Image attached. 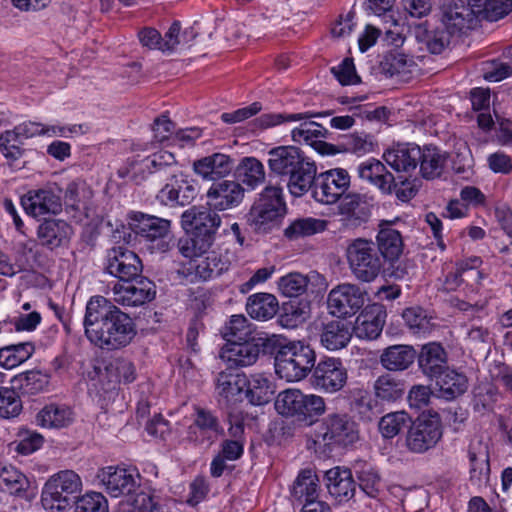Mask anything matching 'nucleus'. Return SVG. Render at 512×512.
Wrapping results in <instances>:
<instances>
[{"label":"nucleus","mask_w":512,"mask_h":512,"mask_svg":"<svg viewBox=\"0 0 512 512\" xmlns=\"http://www.w3.org/2000/svg\"><path fill=\"white\" fill-rule=\"evenodd\" d=\"M338 206L340 222L344 229L352 230L366 223L370 217V210L366 204L365 196L358 193L344 195Z\"/></svg>","instance_id":"nucleus-21"},{"label":"nucleus","mask_w":512,"mask_h":512,"mask_svg":"<svg viewBox=\"0 0 512 512\" xmlns=\"http://www.w3.org/2000/svg\"><path fill=\"white\" fill-rule=\"evenodd\" d=\"M276 348L273 351L275 372L287 382H298L313 372L316 352L302 341L284 343V339L273 334Z\"/></svg>","instance_id":"nucleus-3"},{"label":"nucleus","mask_w":512,"mask_h":512,"mask_svg":"<svg viewBox=\"0 0 512 512\" xmlns=\"http://www.w3.org/2000/svg\"><path fill=\"white\" fill-rule=\"evenodd\" d=\"M327 222L316 218H298L285 230L284 235L290 240L311 236L326 230Z\"/></svg>","instance_id":"nucleus-53"},{"label":"nucleus","mask_w":512,"mask_h":512,"mask_svg":"<svg viewBox=\"0 0 512 512\" xmlns=\"http://www.w3.org/2000/svg\"><path fill=\"white\" fill-rule=\"evenodd\" d=\"M332 115V111L324 112H303V113H266L255 120V125L261 129L276 126L283 122L307 120L314 117H327Z\"/></svg>","instance_id":"nucleus-52"},{"label":"nucleus","mask_w":512,"mask_h":512,"mask_svg":"<svg viewBox=\"0 0 512 512\" xmlns=\"http://www.w3.org/2000/svg\"><path fill=\"white\" fill-rule=\"evenodd\" d=\"M83 325L88 340L106 350L126 347L137 334L133 319L100 295L87 302Z\"/></svg>","instance_id":"nucleus-1"},{"label":"nucleus","mask_w":512,"mask_h":512,"mask_svg":"<svg viewBox=\"0 0 512 512\" xmlns=\"http://www.w3.org/2000/svg\"><path fill=\"white\" fill-rule=\"evenodd\" d=\"M75 512H108V502L99 492L86 493L76 501Z\"/></svg>","instance_id":"nucleus-64"},{"label":"nucleus","mask_w":512,"mask_h":512,"mask_svg":"<svg viewBox=\"0 0 512 512\" xmlns=\"http://www.w3.org/2000/svg\"><path fill=\"white\" fill-rule=\"evenodd\" d=\"M442 437V424L437 413L422 414L410 426L407 448L413 453H424L433 448Z\"/></svg>","instance_id":"nucleus-9"},{"label":"nucleus","mask_w":512,"mask_h":512,"mask_svg":"<svg viewBox=\"0 0 512 512\" xmlns=\"http://www.w3.org/2000/svg\"><path fill=\"white\" fill-rule=\"evenodd\" d=\"M246 383V374L227 369L217 375L216 390L221 401H224L226 406H232L242 401Z\"/></svg>","instance_id":"nucleus-30"},{"label":"nucleus","mask_w":512,"mask_h":512,"mask_svg":"<svg viewBox=\"0 0 512 512\" xmlns=\"http://www.w3.org/2000/svg\"><path fill=\"white\" fill-rule=\"evenodd\" d=\"M99 484L111 497L126 496L133 499L140 487L137 472L118 466L102 468L97 473Z\"/></svg>","instance_id":"nucleus-13"},{"label":"nucleus","mask_w":512,"mask_h":512,"mask_svg":"<svg viewBox=\"0 0 512 512\" xmlns=\"http://www.w3.org/2000/svg\"><path fill=\"white\" fill-rule=\"evenodd\" d=\"M348 372L340 358L328 357L320 360L312 372L311 385L318 391L334 394L344 388Z\"/></svg>","instance_id":"nucleus-12"},{"label":"nucleus","mask_w":512,"mask_h":512,"mask_svg":"<svg viewBox=\"0 0 512 512\" xmlns=\"http://www.w3.org/2000/svg\"><path fill=\"white\" fill-rule=\"evenodd\" d=\"M197 196V190L192 181L182 173L172 174L168 182L160 189L157 199L169 207L187 206Z\"/></svg>","instance_id":"nucleus-19"},{"label":"nucleus","mask_w":512,"mask_h":512,"mask_svg":"<svg viewBox=\"0 0 512 512\" xmlns=\"http://www.w3.org/2000/svg\"><path fill=\"white\" fill-rule=\"evenodd\" d=\"M10 382L20 397L34 396L46 389L49 376L39 370H29L14 376Z\"/></svg>","instance_id":"nucleus-41"},{"label":"nucleus","mask_w":512,"mask_h":512,"mask_svg":"<svg viewBox=\"0 0 512 512\" xmlns=\"http://www.w3.org/2000/svg\"><path fill=\"white\" fill-rule=\"evenodd\" d=\"M374 396L381 403L393 404L403 399L406 382L390 373L377 377L373 384Z\"/></svg>","instance_id":"nucleus-35"},{"label":"nucleus","mask_w":512,"mask_h":512,"mask_svg":"<svg viewBox=\"0 0 512 512\" xmlns=\"http://www.w3.org/2000/svg\"><path fill=\"white\" fill-rule=\"evenodd\" d=\"M441 10L442 22L451 34L464 33L477 25L474 9L464 0H446Z\"/></svg>","instance_id":"nucleus-20"},{"label":"nucleus","mask_w":512,"mask_h":512,"mask_svg":"<svg viewBox=\"0 0 512 512\" xmlns=\"http://www.w3.org/2000/svg\"><path fill=\"white\" fill-rule=\"evenodd\" d=\"M28 484L24 474L14 467L0 468V490L5 493L19 494Z\"/></svg>","instance_id":"nucleus-58"},{"label":"nucleus","mask_w":512,"mask_h":512,"mask_svg":"<svg viewBox=\"0 0 512 512\" xmlns=\"http://www.w3.org/2000/svg\"><path fill=\"white\" fill-rule=\"evenodd\" d=\"M285 212L282 188L267 186L252 205L248 222L256 231H266L267 227L283 217Z\"/></svg>","instance_id":"nucleus-8"},{"label":"nucleus","mask_w":512,"mask_h":512,"mask_svg":"<svg viewBox=\"0 0 512 512\" xmlns=\"http://www.w3.org/2000/svg\"><path fill=\"white\" fill-rule=\"evenodd\" d=\"M303 152L294 146H278L268 152V167L277 176H286L295 168Z\"/></svg>","instance_id":"nucleus-39"},{"label":"nucleus","mask_w":512,"mask_h":512,"mask_svg":"<svg viewBox=\"0 0 512 512\" xmlns=\"http://www.w3.org/2000/svg\"><path fill=\"white\" fill-rule=\"evenodd\" d=\"M416 351L410 345H392L383 350L379 361L381 366L390 372H402L412 366L416 359Z\"/></svg>","instance_id":"nucleus-32"},{"label":"nucleus","mask_w":512,"mask_h":512,"mask_svg":"<svg viewBox=\"0 0 512 512\" xmlns=\"http://www.w3.org/2000/svg\"><path fill=\"white\" fill-rule=\"evenodd\" d=\"M351 177L346 169L333 168L316 176L312 196L322 204L337 203L348 191Z\"/></svg>","instance_id":"nucleus-11"},{"label":"nucleus","mask_w":512,"mask_h":512,"mask_svg":"<svg viewBox=\"0 0 512 512\" xmlns=\"http://www.w3.org/2000/svg\"><path fill=\"white\" fill-rule=\"evenodd\" d=\"M146 169L151 174L163 173L168 179L176 173L177 160L169 151H159L146 158Z\"/></svg>","instance_id":"nucleus-55"},{"label":"nucleus","mask_w":512,"mask_h":512,"mask_svg":"<svg viewBox=\"0 0 512 512\" xmlns=\"http://www.w3.org/2000/svg\"><path fill=\"white\" fill-rule=\"evenodd\" d=\"M317 176L316 163L307 157L304 153L286 175L288 177L287 187L289 192L295 197H301L313 189V184Z\"/></svg>","instance_id":"nucleus-24"},{"label":"nucleus","mask_w":512,"mask_h":512,"mask_svg":"<svg viewBox=\"0 0 512 512\" xmlns=\"http://www.w3.org/2000/svg\"><path fill=\"white\" fill-rule=\"evenodd\" d=\"M405 324L413 333H427L431 330L430 319L420 307L407 308L402 313Z\"/></svg>","instance_id":"nucleus-63"},{"label":"nucleus","mask_w":512,"mask_h":512,"mask_svg":"<svg viewBox=\"0 0 512 512\" xmlns=\"http://www.w3.org/2000/svg\"><path fill=\"white\" fill-rule=\"evenodd\" d=\"M421 160L419 161L420 172L425 179H435L440 177L445 164L447 155L435 146L420 147Z\"/></svg>","instance_id":"nucleus-46"},{"label":"nucleus","mask_w":512,"mask_h":512,"mask_svg":"<svg viewBox=\"0 0 512 512\" xmlns=\"http://www.w3.org/2000/svg\"><path fill=\"white\" fill-rule=\"evenodd\" d=\"M21 205L34 218L57 215L62 211L61 196L51 188L28 191L21 197Z\"/></svg>","instance_id":"nucleus-18"},{"label":"nucleus","mask_w":512,"mask_h":512,"mask_svg":"<svg viewBox=\"0 0 512 512\" xmlns=\"http://www.w3.org/2000/svg\"><path fill=\"white\" fill-rule=\"evenodd\" d=\"M481 263L482 261L479 257H471L467 260L457 262L461 281L464 282L463 292L466 295L478 291L480 281L483 278V274L479 270Z\"/></svg>","instance_id":"nucleus-50"},{"label":"nucleus","mask_w":512,"mask_h":512,"mask_svg":"<svg viewBox=\"0 0 512 512\" xmlns=\"http://www.w3.org/2000/svg\"><path fill=\"white\" fill-rule=\"evenodd\" d=\"M179 34V21H174L165 33L164 38L154 28H143L138 33L139 41L149 49H158L163 52H172L177 48Z\"/></svg>","instance_id":"nucleus-34"},{"label":"nucleus","mask_w":512,"mask_h":512,"mask_svg":"<svg viewBox=\"0 0 512 512\" xmlns=\"http://www.w3.org/2000/svg\"><path fill=\"white\" fill-rule=\"evenodd\" d=\"M345 255L349 269L358 281L370 283L380 274L382 260L373 241L354 239L348 244Z\"/></svg>","instance_id":"nucleus-5"},{"label":"nucleus","mask_w":512,"mask_h":512,"mask_svg":"<svg viewBox=\"0 0 512 512\" xmlns=\"http://www.w3.org/2000/svg\"><path fill=\"white\" fill-rule=\"evenodd\" d=\"M275 340L272 335H258L252 339L237 343H226L220 357L230 368H243L254 365L260 355H273Z\"/></svg>","instance_id":"nucleus-6"},{"label":"nucleus","mask_w":512,"mask_h":512,"mask_svg":"<svg viewBox=\"0 0 512 512\" xmlns=\"http://www.w3.org/2000/svg\"><path fill=\"white\" fill-rule=\"evenodd\" d=\"M412 65L413 60L398 51L389 52L381 62L382 71L390 77L409 73Z\"/></svg>","instance_id":"nucleus-60"},{"label":"nucleus","mask_w":512,"mask_h":512,"mask_svg":"<svg viewBox=\"0 0 512 512\" xmlns=\"http://www.w3.org/2000/svg\"><path fill=\"white\" fill-rule=\"evenodd\" d=\"M36 421L41 427L59 429L72 422V412L69 408L50 404L38 412Z\"/></svg>","instance_id":"nucleus-48"},{"label":"nucleus","mask_w":512,"mask_h":512,"mask_svg":"<svg viewBox=\"0 0 512 512\" xmlns=\"http://www.w3.org/2000/svg\"><path fill=\"white\" fill-rule=\"evenodd\" d=\"M276 297L269 293H256L249 296L246 310L251 318L257 320L271 319L278 311Z\"/></svg>","instance_id":"nucleus-47"},{"label":"nucleus","mask_w":512,"mask_h":512,"mask_svg":"<svg viewBox=\"0 0 512 512\" xmlns=\"http://www.w3.org/2000/svg\"><path fill=\"white\" fill-rule=\"evenodd\" d=\"M81 479L72 470H64L52 476L45 484L43 500L57 504V508H65L74 498V494L80 491Z\"/></svg>","instance_id":"nucleus-14"},{"label":"nucleus","mask_w":512,"mask_h":512,"mask_svg":"<svg viewBox=\"0 0 512 512\" xmlns=\"http://www.w3.org/2000/svg\"><path fill=\"white\" fill-rule=\"evenodd\" d=\"M439 396L446 400H454L464 394L468 388L467 377L455 369L446 368L434 378Z\"/></svg>","instance_id":"nucleus-40"},{"label":"nucleus","mask_w":512,"mask_h":512,"mask_svg":"<svg viewBox=\"0 0 512 512\" xmlns=\"http://www.w3.org/2000/svg\"><path fill=\"white\" fill-rule=\"evenodd\" d=\"M317 152L321 155H335L342 152H350L357 155H365L374 150L372 137L369 135L353 133L342 136L341 141L337 144L328 142H318Z\"/></svg>","instance_id":"nucleus-25"},{"label":"nucleus","mask_w":512,"mask_h":512,"mask_svg":"<svg viewBox=\"0 0 512 512\" xmlns=\"http://www.w3.org/2000/svg\"><path fill=\"white\" fill-rule=\"evenodd\" d=\"M325 412V401L318 395H305L300 404L297 420L306 424H312L315 417Z\"/></svg>","instance_id":"nucleus-59"},{"label":"nucleus","mask_w":512,"mask_h":512,"mask_svg":"<svg viewBox=\"0 0 512 512\" xmlns=\"http://www.w3.org/2000/svg\"><path fill=\"white\" fill-rule=\"evenodd\" d=\"M72 227L64 220L49 219L41 223L37 236L42 246L55 249L62 246L70 237Z\"/></svg>","instance_id":"nucleus-36"},{"label":"nucleus","mask_w":512,"mask_h":512,"mask_svg":"<svg viewBox=\"0 0 512 512\" xmlns=\"http://www.w3.org/2000/svg\"><path fill=\"white\" fill-rule=\"evenodd\" d=\"M376 239L378 254L386 261L393 263L399 259L403 251V240L399 231L390 225L381 226Z\"/></svg>","instance_id":"nucleus-42"},{"label":"nucleus","mask_w":512,"mask_h":512,"mask_svg":"<svg viewBox=\"0 0 512 512\" xmlns=\"http://www.w3.org/2000/svg\"><path fill=\"white\" fill-rule=\"evenodd\" d=\"M234 161L230 156L222 153H214L193 163V170L205 180L223 178L233 169Z\"/></svg>","instance_id":"nucleus-31"},{"label":"nucleus","mask_w":512,"mask_h":512,"mask_svg":"<svg viewBox=\"0 0 512 512\" xmlns=\"http://www.w3.org/2000/svg\"><path fill=\"white\" fill-rule=\"evenodd\" d=\"M232 263V257L227 253L212 251L201 259L195 266V274L203 281L214 279L228 271Z\"/></svg>","instance_id":"nucleus-44"},{"label":"nucleus","mask_w":512,"mask_h":512,"mask_svg":"<svg viewBox=\"0 0 512 512\" xmlns=\"http://www.w3.org/2000/svg\"><path fill=\"white\" fill-rule=\"evenodd\" d=\"M236 171L242 183L251 189L264 183L266 178L263 164L255 157H244Z\"/></svg>","instance_id":"nucleus-49"},{"label":"nucleus","mask_w":512,"mask_h":512,"mask_svg":"<svg viewBox=\"0 0 512 512\" xmlns=\"http://www.w3.org/2000/svg\"><path fill=\"white\" fill-rule=\"evenodd\" d=\"M133 231L139 243L151 253H165L171 249L173 236L171 234V221L143 212H131Z\"/></svg>","instance_id":"nucleus-4"},{"label":"nucleus","mask_w":512,"mask_h":512,"mask_svg":"<svg viewBox=\"0 0 512 512\" xmlns=\"http://www.w3.org/2000/svg\"><path fill=\"white\" fill-rule=\"evenodd\" d=\"M245 397L252 405H264L268 403L274 394L273 385L263 373H255L246 376Z\"/></svg>","instance_id":"nucleus-45"},{"label":"nucleus","mask_w":512,"mask_h":512,"mask_svg":"<svg viewBox=\"0 0 512 512\" xmlns=\"http://www.w3.org/2000/svg\"><path fill=\"white\" fill-rule=\"evenodd\" d=\"M416 357L420 371L431 380L449 367L447 352L436 342L423 345Z\"/></svg>","instance_id":"nucleus-27"},{"label":"nucleus","mask_w":512,"mask_h":512,"mask_svg":"<svg viewBox=\"0 0 512 512\" xmlns=\"http://www.w3.org/2000/svg\"><path fill=\"white\" fill-rule=\"evenodd\" d=\"M292 140L297 143H305L317 151V143L324 142L319 138H328L329 131L321 124L314 121H305L291 132Z\"/></svg>","instance_id":"nucleus-51"},{"label":"nucleus","mask_w":512,"mask_h":512,"mask_svg":"<svg viewBox=\"0 0 512 512\" xmlns=\"http://www.w3.org/2000/svg\"><path fill=\"white\" fill-rule=\"evenodd\" d=\"M245 196V189L235 180L214 181L206 192V204L218 212L238 207Z\"/></svg>","instance_id":"nucleus-17"},{"label":"nucleus","mask_w":512,"mask_h":512,"mask_svg":"<svg viewBox=\"0 0 512 512\" xmlns=\"http://www.w3.org/2000/svg\"><path fill=\"white\" fill-rule=\"evenodd\" d=\"M113 300L126 307H138L154 300L156 286L146 277L136 278L124 284H116L112 289Z\"/></svg>","instance_id":"nucleus-16"},{"label":"nucleus","mask_w":512,"mask_h":512,"mask_svg":"<svg viewBox=\"0 0 512 512\" xmlns=\"http://www.w3.org/2000/svg\"><path fill=\"white\" fill-rule=\"evenodd\" d=\"M410 420L405 411L390 412L380 419L378 428L384 438L391 439L398 435Z\"/></svg>","instance_id":"nucleus-56"},{"label":"nucleus","mask_w":512,"mask_h":512,"mask_svg":"<svg viewBox=\"0 0 512 512\" xmlns=\"http://www.w3.org/2000/svg\"><path fill=\"white\" fill-rule=\"evenodd\" d=\"M223 338L227 343H237L254 338L251 326L243 315H233L222 330Z\"/></svg>","instance_id":"nucleus-54"},{"label":"nucleus","mask_w":512,"mask_h":512,"mask_svg":"<svg viewBox=\"0 0 512 512\" xmlns=\"http://www.w3.org/2000/svg\"><path fill=\"white\" fill-rule=\"evenodd\" d=\"M420 49H426L431 54H440L450 43L451 33L447 29H429L428 23H420L413 29Z\"/></svg>","instance_id":"nucleus-33"},{"label":"nucleus","mask_w":512,"mask_h":512,"mask_svg":"<svg viewBox=\"0 0 512 512\" xmlns=\"http://www.w3.org/2000/svg\"><path fill=\"white\" fill-rule=\"evenodd\" d=\"M383 159L396 172L410 173L421 160L420 146L413 143L397 144L384 152Z\"/></svg>","instance_id":"nucleus-26"},{"label":"nucleus","mask_w":512,"mask_h":512,"mask_svg":"<svg viewBox=\"0 0 512 512\" xmlns=\"http://www.w3.org/2000/svg\"><path fill=\"white\" fill-rule=\"evenodd\" d=\"M221 433L222 428L217 417L208 410L197 408L195 419L187 431V439L196 444L209 446Z\"/></svg>","instance_id":"nucleus-22"},{"label":"nucleus","mask_w":512,"mask_h":512,"mask_svg":"<svg viewBox=\"0 0 512 512\" xmlns=\"http://www.w3.org/2000/svg\"><path fill=\"white\" fill-rule=\"evenodd\" d=\"M106 261V271L123 282L135 280L143 270L139 256L123 246L110 249Z\"/></svg>","instance_id":"nucleus-15"},{"label":"nucleus","mask_w":512,"mask_h":512,"mask_svg":"<svg viewBox=\"0 0 512 512\" xmlns=\"http://www.w3.org/2000/svg\"><path fill=\"white\" fill-rule=\"evenodd\" d=\"M386 311L380 304L367 305L357 316L353 331L356 337L365 340L377 339L386 321Z\"/></svg>","instance_id":"nucleus-23"},{"label":"nucleus","mask_w":512,"mask_h":512,"mask_svg":"<svg viewBox=\"0 0 512 512\" xmlns=\"http://www.w3.org/2000/svg\"><path fill=\"white\" fill-rule=\"evenodd\" d=\"M320 493L318 476L311 469L302 470L294 481L291 494L301 504L318 501Z\"/></svg>","instance_id":"nucleus-43"},{"label":"nucleus","mask_w":512,"mask_h":512,"mask_svg":"<svg viewBox=\"0 0 512 512\" xmlns=\"http://www.w3.org/2000/svg\"><path fill=\"white\" fill-rule=\"evenodd\" d=\"M468 456L470 460V481L478 486L487 483L490 476L488 446L481 441L471 444Z\"/></svg>","instance_id":"nucleus-38"},{"label":"nucleus","mask_w":512,"mask_h":512,"mask_svg":"<svg viewBox=\"0 0 512 512\" xmlns=\"http://www.w3.org/2000/svg\"><path fill=\"white\" fill-rule=\"evenodd\" d=\"M210 206H192L181 215L182 228L190 234L189 239L179 240L182 256L194 258L206 253L213 245L222 223L221 216Z\"/></svg>","instance_id":"nucleus-2"},{"label":"nucleus","mask_w":512,"mask_h":512,"mask_svg":"<svg viewBox=\"0 0 512 512\" xmlns=\"http://www.w3.org/2000/svg\"><path fill=\"white\" fill-rule=\"evenodd\" d=\"M473 394V407L480 413L492 410L498 398L497 388L490 383L479 384Z\"/></svg>","instance_id":"nucleus-61"},{"label":"nucleus","mask_w":512,"mask_h":512,"mask_svg":"<svg viewBox=\"0 0 512 512\" xmlns=\"http://www.w3.org/2000/svg\"><path fill=\"white\" fill-rule=\"evenodd\" d=\"M367 292L356 284L343 283L330 290L327 297L329 314L337 318L355 315L365 304Z\"/></svg>","instance_id":"nucleus-10"},{"label":"nucleus","mask_w":512,"mask_h":512,"mask_svg":"<svg viewBox=\"0 0 512 512\" xmlns=\"http://www.w3.org/2000/svg\"><path fill=\"white\" fill-rule=\"evenodd\" d=\"M329 494L338 502L349 501L356 492V482L348 468L334 467L325 472Z\"/></svg>","instance_id":"nucleus-29"},{"label":"nucleus","mask_w":512,"mask_h":512,"mask_svg":"<svg viewBox=\"0 0 512 512\" xmlns=\"http://www.w3.org/2000/svg\"><path fill=\"white\" fill-rule=\"evenodd\" d=\"M357 175L361 180L377 187L385 194H390L392 188L396 187L393 174L386 169L381 161L375 158L361 162L357 166Z\"/></svg>","instance_id":"nucleus-28"},{"label":"nucleus","mask_w":512,"mask_h":512,"mask_svg":"<svg viewBox=\"0 0 512 512\" xmlns=\"http://www.w3.org/2000/svg\"><path fill=\"white\" fill-rule=\"evenodd\" d=\"M22 411L20 395L11 386L0 387V417L10 419L17 417Z\"/></svg>","instance_id":"nucleus-62"},{"label":"nucleus","mask_w":512,"mask_h":512,"mask_svg":"<svg viewBox=\"0 0 512 512\" xmlns=\"http://www.w3.org/2000/svg\"><path fill=\"white\" fill-rule=\"evenodd\" d=\"M304 394L298 389H287L278 394L275 409L283 416L297 417Z\"/></svg>","instance_id":"nucleus-57"},{"label":"nucleus","mask_w":512,"mask_h":512,"mask_svg":"<svg viewBox=\"0 0 512 512\" xmlns=\"http://www.w3.org/2000/svg\"><path fill=\"white\" fill-rule=\"evenodd\" d=\"M356 423L347 414H330L325 417L315 430L314 443L330 447L347 446L358 440Z\"/></svg>","instance_id":"nucleus-7"},{"label":"nucleus","mask_w":512,"mask_h":512,"mask_svg":"<svg viewBox=\"0 0 512 512\" xmlns=\"http://www.w3.org/2000/svg\"><path fill=\"white\" fill-rule=\"evenodd\" d=\"M320 343L329 351L345 348L351 340L352 333L349 325L341 320H331L322 324Z\"/></svg>","instance_id":"nucleus-37"}]
</instances>
